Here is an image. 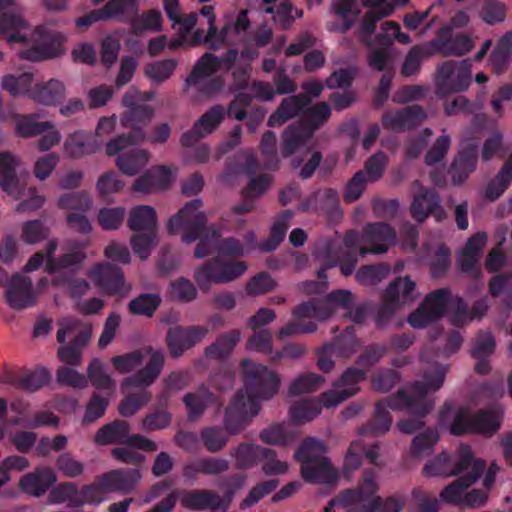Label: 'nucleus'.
<instances>
[{
	"label": "nucleus",
	"mask_w": 512,
	"mask_h": 512,
	"mask_svg": "<svg viewBox=\"0 0 512 512\" xmlns=\"http://www.w3.org/2000/svg\"><path fill=\"white\" fill-rule=\"evenodd\" d=\"M246 393L239 391L225 410L224 428L207 426L201 429L200 439L210 453H218L229 441V435H235L244 429L260 410V400L272 398L279 390L278 374L267 366L250 359L241 361Z\"/></svg>",
	"instance_id": "obj_1"
},
{
	"label": "nucleus",
	"mask_w": 512,
	"mask_h": 512,
	"mask_svg": "<svg viewBox=\"0 0 512 512\" xmlns=\"http://www.w3.org/2000/svg\"><path fill=\"white\" fill-rule=\"evenodd\" d=\"M445 374V368L436 364L432 371L424 373L422 381H415L407 388H401L395 394L378 400L372 419L360 428V433L371 436L385 434L392 424L389 409L422 415L429 413L434 403L427 399V394L442 387Z\"/></svg>",
	"instance_id": "obj_2"
},
{
	"label": "nucleus",
	"mask_w": 512,
	"mask_h": 512,
	"mask_svg": "<svg viewBox=\"0 0 512 512\" xmlns=\"http://www.w3.org/2000/svg\"><path fill=\"white\" fill-rule=\"evenodd\" d=\"M202 205L201 199H194L187 202L167 223V232L170 235H177L181 231L183 232V242L189 244L199 239L194 250V256L197 259L208 256L212 252L219 237L216 230H213L212 235H203L207 218L203 212L199 211Z\"/></svg>",
	"instance_id": "obj_3"
},
{
	"label": "nucleus",
	"mask_w": 512,
	"mask_h": 512,
	"mask_svg": "<svg viewBox=\"0 0 512 512\" xmlns=\"http://www.w3.org/2000/svg\"><path fill=\"white\" fill-rule=\"evenodd\" d=\"M326 445L313 437L304 439L295 451V459L301 463V476L306 483L330 485L337 482L339 474L323 453Z\"/></svg>",
	"instance_id": "obj_4"
},
{
	"label": "nucleus",
	"mask_w": 512,
	"mask_h": 512,
	"mask_svg": "<svg viewBox=\"0 0 512 512\" xmlns=\"http://www.w3.org/2000/svg\"><path fill=\"white\" fill-rule=\"evenodd\" d=\"M123 104L128 111L122 116L121 122L131 130L111 139L106 145V153L109 156L117 155L129 145L138 144L146 139L144 126L151 120L154 110L147 105H139L129 92L123 96Z\"/></svg>",
	"instance_id": "obj_5"
},
{
	"label": "nucleus",
	"mask_w": 512,
	"mask_h": 512,
	"mask_svg": "<svg viewBox=\"0 0 512 512\" xmlns=\"http://www.w3.org/2000/svg\"><path fill=\"white\" fill-rule=\"evenodd\" d=\"M56 334L58 343L64 344L68 335L75 333L72 340L57 350L61 362L69 366H79L83 359V350L92 336V326L77 319H69L60 324Z\"/></svg>",
	"instance_id": "obj_6"
},
{
	"label": "nucleus",
	"mask_w": 512,
	"mask_h": 512,
	"mask_svg": "<svg viewBox=\"0 0 512 512\" xmlns=\"http://www.w3.org/2000/svg\"><path fill=\"white\" fill-rule=\"evenodd\" d=\"M415 288V282L409 277H398L389 283L375 316V324L378 329L386 327L400 307L415 300Z\"/></svg>",
	"instance_id": "obj_7"
},
{
	"label": "nucleus",
	"mask_w": 512,
	"mask_h": 512,
	"mask_svg": "<svg viewBox=\"0 0 512 512\" xmlns=\"http://www.w3.org/2000/svg\"><path fill=\"white\" fill-rule=\"evenodd\" d=\"M247 270L243 261L229 262L213 257L201 264L194 273L199 288L207 292L213 284H224L236 280Z\"/></svg>",
	"instance_id": "obj_8"
},
{
	"label": "nucleus",
	"mask_w": 512,
	"mask_h": 512,
	"mask_svg": "<svg viewBox=\"0 0 512 512\" xmlns=\"http://www.w3.org/2000/svg\"><path fill=\"white\" fill-rule=\"evenodd\" d=\"M64 40L62 33L38 26L31 34L33 44L21 48L18 54L22 59L32 62L56 58L64 53Z\"/></svg>",
	"instance_id": "obj_9"
},
{
	"label": "nucleus",
	"mask_w": 512,
	"mask_h": 512,
	"mask_svg": "<svg viewBox=\"0 0 512 512\" xmlns=\"http://www.w3.org/2000/svg\"><path fill=\"white\" fill-rule=\"evenodd\" d=\"M471 67L468 59L449 60L438 66L435 76L437 94L445 96L468 89L471 84Z\"/></svg>",
	"instance_id": "obj_10"
},
{
	"label": "nucleus",
	"mask_w": 512,
	"mask_h": 512,
	"mask_svg": "<svg viewBox=\"0 0 512 512\" xmlns=\"http://www.w3.org/2000/svg\"><path fill=\"white\" fill-rule=\"evenodd\" d=\"M451 298L448 288H439L428 293L407 322L415 329H423L439 321L446 313Z\"/></svg>",
	"instance_id": "obj_11"
},
{
	"label": "nucleus",
	"mask_w": 512,
	"mask_h": 512,
	"mask_svg": "<svg viewBox=\"0 0 512 512\" xmlns=\"http://www.w3.org/2000/svg\"><path fill=\"white\" fill-rule=\"evenodd\" d=\"M89 277L108 296L123 298L131 289L130 285L126 284L122 269L109 262L94 265L89 272Z\"/></svg>",
	"instance_id": "obj_12"
},
{
	"label": "nucleus",
	"mask_w": 512,
	"mask_h": 512,
	"mask_svg": "<svg viewBox=\"0 0 512 512\" xmlns=\"http://www.w3.org/2000/svg\"><path fill=\"white\" fill-rule=\"evenodd\" d=\"M365 379V371L357 367L347 368L333 383L334 389L321 394L320 399L323 406L330 408L354 396L359 391L358 383Z\"/></svg>",
	"instance_id": "obj_13"
},
{
	"label": "nucleus",
	"mask_w": 512,
	"mask_h": 512,
	"mask_svg": "<svg viewBox=\"0 0 512 512\" xmlns=\"http://www.w3.org/2000/svg\"><path fill=\"white\" fill-rule=\"evenodd\" d=\"M396 239L395 230L390 224L374 222L367 224L362 231L361 241L367 246L359 249L360 257L368 254H384Z\"/></svg>",
	"instance_id": "obj_14"
},
{
	"label": "nucleus",
	"mask_w": 512,
	"mask_h": 512,
	"mask_svg": "<svg viewBox=\"0 0 512 512\" xmlns=\"http://www.w3.org/2000/svg\"><path fill=\"white\" fill-rule=\"evenodd\" d=\"M427 118L426 111L418 104L409 105L382 115V125L394 132H405L420 126Z\"/></svg>",
	"instance_id": "obj_15"
},
{
	"label": "nucleus",
	"mask_w": 512,
	"mask_h": 512,
	"mask_svg": "<svg viewBox=\"0 0 512 512\" xmlns=\"http://www.w3.org/2000/svg\"><path fill=\"white\" fill-rule=\"evenodd\" d=\"M204 326H175L168 330L166 343L172 357L178 358L183 353L201 342L207 335Z\"/></svg>",
	"instance_id": "obj_16"
},
{
	"label": "nucleus",
	"mask_w": 512,
	"mask_h": 512,
	"mask_svg": "<svg viewBox=\"0 0 512 512\" xmlns=\"http://www.w3.org/2000/svg\"><path fill=\"white\" fill-rule=\"evenodd\" d=\"M13 0H0V37L9 43H27V22L12 10Z\"/></svg>",
	"instance_id": "obj_17"
},
{
	"label": "nucleus",
	"mask_w": 512,
	"mask_h": 512,
	"mask_svg": "<svg viewBox=\"0 0 512 512\" xmlns=\"http://www.w3.org/2000/svg\"><path fill=\"white\" fill-rule=\"evenodd\" d=\"M224 108L215 105L209 108L180 138L183 147H194L201 138L211 134L223 121Z\"/></svg>",
	"instance_id": "obj_18"
},
{
	"label": "nucleus",
	"mask_w": 512,
	"mask_h": 512,
	"mask_svg": "<svg viewBox=\"0 0 512 512\" xmlns=\"http://www.w3.org/2000/svg\"><path fill=\"white\" fill-rule=\"evenodd\" d=\"M5 299L17 311L34 306L37 298L33 292L32 280L19 272L14 273L5 290Z\"/></svg>",
	"instance_id": "obj_19"
},
{
	"label": "nucleus",
	"mask_w": 512,
	"mask_h": 512,
	"mask_svg": "<svg viewBox=\"0 0 512 512\" xmlns=\"http://www.w3.org/2000/svg\"><path fill=\"white\" fill-rule=\"evenodd\" d=\"M145 353L151 355L149 361L142 369L122 381V389L129 387H148L154 383L160 375L164 366L163 352L161 350H153L152 347L148 346L145 348Z\"/></svg>",
	"instance_id": "obj_20"
},
{
	"label": "nucleus",
	"mask_w": 512,
	"mask_h": 512,
	"mask_svg": "<svg viewBox=\"0 0 512 512\" xmlns=\"http://www.w3.org/2000/svg\"><path fill=\"white\" fill-rule=\"evenodd\" d=\"M141 480V473L137 468L115 469L99 476L100 486L106 492H119L129 494Z\"/></svg>",
	"instance_id": "obj_21"
},
{
	"label": "nucleus",
	"mask_w": 512,
	"mask_h": 512,
	"mask_svg": "<svg viewBox=\"0 0 512 512\" xmlns=\"http://www.w3.org/2000/svg\"><path fill=\"white\" fill-rule=\"evenodd\" d=\"M432 45L445 56H462L473 48V41L464 33L453 34L450 27H444L437 33Z\"/></svg>",
	"instance_id": "obj_22"
},
{
	"label": "nucleus",
	"mask_w": 512,
	"mask_h": 512,
	"mask_svg": "<svg viewBox=\"0 0 512 512\" xmlns=\"http://www.w3.org/2000/svg\"><path fill=\"white\" fill-rule=\"evenodd\" d=\"M230 468L229 461L221 457H200L183 465L182 476L187 481H195L198 476L220 475Z\"/></svg>",
	"instance_id": "obj_23"
},
{
	"label": "nucleus",
	"mask_w": 512,
	"mask_h": 512,
	"mask_svg": "<svg viewBox=\"0 0 512 512\" xmlns=\"http://www.w3.org/2000/svg\"><path fill=\"white\" fill-rule=\"evenodd\" d=\"M478 160V146L476 143H468L457 157H455L451 165V178L455 186L462 185L469 175L476 169Z\"/></svg>",
	"instance_id": "obj_24"
},
{
	"label": "nucleus",
	"mask_w": 512,
	"mask_h": 512,
	"mask_svg": "<svg viewBox=\"0 0 512 512\" xmlns=\"http://www.w3.org/2000/svg\"><path fill=\"white\" fill-rule=\"evenodd\" d=\"M311 103V99L304 94L292 95L284 98L277 109L268 118L269 127H278L300 113L304 114L305 108Z\"/></svg>",
	"instance_id": "obj_25"
},
{
	"label": "nucleus",
	"mask_w": 512,
	"mask_h": 512,
	"mask_svg": "<svg viewBox=\"0 0 512 512\" xmlns=\"http://www.w3.org/2000/svg\"><path fill=\"white\" fill-rule=\"evenodd\" d=\"M339 199V194L335 189L316 190L301 202L298 210L301 212L314 211L331 215L339 208Z\"/></svg>",
	"instance_id": "obj_26"
},
{
	"label": "nucleus",
	"mask_w": 512,
	"mask_h": 512,
	"mask_svg": "<svg viewBox=\"0 0 512 512\" xmlns=\"http://www.w3.org/2000/svg\"><path fill=\"white\" fill-rule=\"evenodd\" d=\"M410 210L411 216L419 223L424 222L429 214H434L437 220L444 214L438 194L426 189L414 197Z\"/></svg>",
	"instance_id": "obj_27"
},
{
	"label": "nucleus",
	"mask_w": 512,
	"mask_h": 512,
	"mask_svg": "<svg viewBox=\"0 0 512 512\" xmlns=\"http://www.w3.org/2000/svg\"><path fill=\"white\" fill-rule=\"evenodd\" d=\"M56 481L55 472L49 468H38L24 475L19 482L20 488L35 497L43 495Z\"/></svg>",
	"instance_id": "obj_28"
},
{
	"label": "nucleus",
	"mask_w": 512,
	"mask_h": 512,
	"mask_svg": "<svg viewBox=\"0 0 512 512\" xmlns=\"http://www.w3.org/2000/svg\"><path fill=\"white\" fill-rule=\"evenodd\" d=\"M481 477V465L477 464L471 475H461L448 484L440 492V499L444 503L461 506L464 492Z\"/></svg>",
	"instance_id": "obj_29"
},
{
	"label": "nucleus",
	"mask_w": 512,
	"mask_h": 512,
	"mask_svg": "<svg viewBox=\"0 0 512 512\" xmlns=\"http://www.w3.org/2000/svg\"><path fill=\"white\" fill-rule=\"evenodd\" d=\"M64 149L69 157L78 159L96 151L95 139L90 132L77 130L66 138Z\"/></svg>",
	"instance_id": "obj_30"
},
{
	"label": "nucleus",
	"mask_w": 512,
	"mask_h": 512,
	"mask_svg": "<svg viewBox=\"0 0 512 512\" xmlns=\"http://www.w3.org/2000/svg\"><path fill=\"white\" fill-rule=\"evenodd\" d=\"M359 26V35L361 40L366 44L370 45L371 38L375 33L377 23L385 17H388L394 12V5L392 3H386L382 6L369 7Z\"/></svg>",
	"instance_id": "obj_31"
},
{
	"label": "nucleus",
	"mask_w": 512,
	"mask_h": 512,
	"mask_svg": "<svg viewBox=\"0 0 512 512\" xmlns=\"http://www.w3.org/2000/svg\"><path fill=\"white\" fill-rule=\"evenodd\" d=\"M269 452L268 448L256 444L240 443L230 450V455L235 459L239 469L247 470L262 461V456Z\"/></svg>",
	"instance_id": "obj_32"
},
{
	"label": "nucleus",
	"mask_w": 512,
	"mask_h": 512,
	"mask_svg": "<svg viewBox=\"0 0 512 512\" xmlns=\"http://www.w3.org/2000/svg\"><path fill=\"white\" fill-rule=\"evenodd\" d=\"M241 335L242 333L238 329L220 334L215 342L205 348V356L215 360L228 357L240 341Z\"/></svg>",
	"instance_id": "obj_33"
},
{
	"label": "nucleus",
	"mask_w": 512,
	"mask_h": 512,
	"mask_svg": "<svg viewBox=\"0 0 512 512\" xmlns=\"http://www.w3.org/2000/svg\"><path fill=\"white\" fill-rule=\"evenodd\" d=\"M294 216V212L292 210H284L282 211L275 219L271 230L270 235L267 240L262 241L259 244V249L262 252H272L277 249L280 243L284 240L286 232L289 228V222Z\"/></svg>",
	"instance_id": "obj_34"
},
{
	"label": "nucleus",
	"mask_w": 512,
	"mask_h": 512,
	"mask_svg": "<svg viewBox=\"0 0 512 512\" xmlns=\"http://www.w3.org/2000/svg\"><path fill=\"white\" fill-rule=\"evenodd\" d=\"M128 227L135 232H156L157 217L155 209L147 205L135 206L130 211Z\"/></svg>",
	"instance_id": "obj_35"
},
{
	"label": "nucleus",
	"mask_w": 512,
	"mask_h": 512,
	"mask_svg": "<svg viewBox=\"0 0 512 512\" xmlns=\"http://www.w3.org/2000/svg\"><path fill=\"white\" fill-rule=\"evenodd\" d=\"M36 114H15V133L22 138H30L43 134L53 127L49 121H37Z\"/></svg>",
	"instance_id": "obj_36"
},
{
	"label": "nucleus",
	"mask_w": 512,
	"mask_h": 512,
	"mask_svg": "<svg viewBox=\"0 0 512 512\" xmlns=\"http://www.w3.org/2000/svg\"><path fill=\"white\" fill-rule=\"evenodd\" d=\"M129 435V424L124 420H115L102 426L95 434L97 444H125Z\"/></svg>",
	"instance_id": "obj_37"
},
{
	"label": "nucleus",
	"mask_w": 512,
	"mask_h": 512,
	"mask_svg": "<svg viewBox=\"0 0 512 512\" xmlns=\"http://www.w3.org/2000/svg\"><path fill=\"white\" fill-rule=\"evenodd\" d=\"M282 137L281 155L287 158L294 154L295 151L303 146L312 136H308V131L298 122L289 125L284 130Z\"/></svg>",
	"instance_id": "obj_38"
},
{
	"label": "nucleus",
	"mask_w": 512,
	"mask_h": 512,
	"mask_svg": "<svg viewBox=\"0 0 512 512\" xmlns=\"http://www.w3.org/2000/svg\"><path fill=\"white\" fill-rule=\"evenodd\" d=\"M512 183V150L507 160L495 177L487 184L485 197L491 201L497 200Z\"/></svg>",
	"instance_id": "obj_39"
},
{
	"label": "nucleus",
	"mask_w": 512,
	"mask_h": 512,
	"mask_svg": "<svg viewBox=\"0 0 512 512\" xmlns=\"http://www.w3.org/2000/svg\"><path fill=\"white\" fill-rule=\"evenodd\" d=\"M17 164V159L12 154L0 153V186L8 194L19 193Z\"/></svg>",
	"instance_id": "obj_40"
},
{
	"label": "nucleus",
	"mask_w": 512,
	"mask_h": 512,
	"mask_svg": "<svg viewBox=\"0 0 512 512\" xmlns=\"http://www.w3.org/2000/svg\"><path fill=\"white\" fill-rule=\"evenodd\" d=\"M246 475L235 473L218 479L217 486L223 491L222 497L218 495V508L227 510L236 495V493L244 486Z\"/></svg>",
	"instance_id": "obj_41"
},
{
	"label": "nucleus",
	"mask_w": 512,
	"mask_h": 512,
	"mask_svg": "<svg viewBox=\"0 0 512 512\" xmlns=\"http://www.w3.org/2000/svg\"><path fill=\"white\" fill-rule=\"evenodd\" d=\"M217 60L216 55L209 52L204 53L185 79V86L199 85L202 80L212 76L218 70Z\"/></svg>",
	"instance_id": "obj_42"
},
{
	"label": "nucleus",
	"mask_w": 512,
	"mask_h": 512,
	"mask_svg": "<svg viewBox=\"0 0 512 512\" xmlns=\"http://www.w3.org/2000/svg\"><path fill=\"white\" fill-rule=\"evenodd\" d=\"M213 393L207 388L200 387L197 392L187 393L183 397V403L187 408V417L189 421L198 420L206 411L208 403L212 402Z\"/></svg>",
	"instance_id": "obj_43"
},
{
	"label": "nucleus",
	"mask_w": 512,
	"mask_h": 512,
	"mask_svg": "<svg viewBox=\"0 0 512 512\" xmlns=\"http://www.w3.org/2000/svg\"><path fill=\"white\" fill-rule=\"evenodd\" d=\"M305 118L300 123L308 131V136H313L330 118L331 109L326 102H318L304 110Z\"/></svg>",
	"instance_id": "obj_44"
},
{
	"label": "nucleus",
	"mask_w": 512,
	"mask_h": 512,
	"mask_svg": "<svg viewBox=\"0 0 512 512\" xmlns=\"http://www.w3.org/2000/svg\"><path fill=\"white\" fill-rule=\"evenodd\" d=\"M481 465V475L484 473L486 463L484 460L475 458L472 450L465 445H461L458 456L455 460L451 457V476L460 475L467 471L464 475H471L475 466Z\"/></svg>",
	"instance_id": "obj_45"
},
{
	"label": "nucleus",
	"mask_w": 512,
	"mask_h": 512,
	"mask_svg": "<svg viewBox=\"0 0 512 512\" xmlns=\"http://www.w3.org/2000/svg\"><path fill=\"white\" fill-rule=\"evenodd\" d=\"M148 162V152L145 150L132 149L119 155L116 165L119 170L128 176L136 175Z\"/></svg>",
	"instance_id": "obj_46"
},
{
	"label": "nucleus",
	"mask_w": 512,
	"mask_h": 512,
	"mask_svg": "<svg viewBox=\"0 0 512 512\" xmlns=\"http://www.w3.org/2000/svg\"><path fill=\"white\" fill-rule=\"evenodd\" d=\"M162 298L157 293H141L128 303L132 315L152 317L161 305Z\"/></svg>",
	"instance_id": "obj_47"
},
{
	"label": "nucleus",
	"mask_w": 512,
	"mask_h": 512,
	"mask_svg": "<svg viewBox=\"0 0 512 512\" xmlns=\"http://www.w3.org/2000/svg\"><path fill=\"white\" fill-rule=\"evenodd\" d=\"M65 97V86L59 80L51 79L38 85L34 91V98L39 103L51 106L59 104Z\"/></svg>",
	"instance_id": "obj_48"
},
{
	"label": "nucleus",
	"mask_w": 512,
	"mask_h": 512,
	"mask_svg": "<svg viewBox=\"0 0 512 512\" xmlns=\"http://www.w3.org/2000/svg\"><path fill=\"white\" fill-rule=\"evenodd\" d=\"M356 342L354 327L350 326L333 342L323 344L320 351H331L336 356L348 357L355 351Z\"/></svg>",
	"instance_id": "obj_49"
},
{
	"label": "nucleus",
	"mask_w": 512,
	"mask_h": 512,
	"mask_svg": "<svg viewBox=\"0 0 512 512\" xmlns=\"http://www.w3.org/2000/svg\"><path fill=\"white\" fill-rule=\"evenodd\" d=\"M260 439L270 445L287 446L298 439V433L282 424H275L261 431Z\"/></svg>",
	"instance_id": "obj_50"
},
{
	"label": "nucleus",
	"mask_w": 512,
	"mask_h": 512,
	"mask_svg": "<svg viewBox=\"0 0 512 512\" xmlns=\"http://www.w3.org/2000/svg\"><path fill=\"white\" fill-rule=\"evenodd\" d=\"M390 272L386 263L363 265L356 272L355 279L361 285H377L382 282Z\"/></svg>",
	"instance_id": "obj_51"
},
{
	"label": "nucleus",
	"mask_w": 512,
	"mask_h": 512,
	"mask_svg": "<svg viewBox=\"0 0 512 512\" xmlns=\"http://www.w3.org/2000/svg\"><path fill=\"white\" fill-rule=\"evenodd\" d=\"M177 66L178 61L176 59H162L148 63L145 66L144 74L154 82L162 83L173 75Z\"/></svg>",
	"instance_id": "obj_52"
},
{
	"label": "nucleus",
	"mask_w": 512,
	"mask_h": 512,
	"mask_svg": "<svg viewBox=\"0 0 512 512\" xmlns=\"http://www.w3.org/2000/svg\"><path fill=\"white\" fill-rule=\"evenodd\" d=\"M101 9L106 20L132 17L138 12V0H109Z\"/></svg>",
	"instance_id": "obj_53"
},
{
	"label": "nucleus",
	"mask_w": 512,
	"mask_h": 512,
	"mask_svg": "<svg viewBox=\"0 0 512 512\" xmlns=\"http://www.w3.org/2000/svg\"><path fill=\"white\" fill-rule=\"evenodd\" d=\"M500 427L498 414L494 410H479L474 413L473 434L492 435Z\"/></svg>",
	"instance_id": "obj_54"
},
{
	"label": "nucleus",
	"mask_w": 512,
	"mask_h": 512,
	"mask_svg": "<svg viewBox=\"0 0 512 512\" xmlns=\"http://www.w3.org/2000/svg\"><path fill=\"white\" fill-rule=\"evenodd\" d=\"M86 378L98 390H113L115 387L114 380L105 372L102 362L97 358L89 363Z\"/></svg>",
	"instance_id": "obj_55"
},
{
	"label": "nucleus",
	"mask_w": 512,
	"mask_h": 512,
	"mask_svg": "<svg viewBox=\"0 0 512 512\" xmlns=\"http://www.w3.org/2000/svg\"><path fill=\"white\" fill-rule=\"evenodd\" d=\"M320 401L303 400L293 405L289 410L291 419L296 423H305L313 420L321 412Z\"/></svg>",
	"instance_id": "obj_56"
},
{
	"label": "nucleus",
	"mask_w": 512,
	"mask_h": 512,
	"mask_svg": "<svg viewBox=\"0 0 512 512\" xmlns=\"http://www.w3.org/2000/svg\"><path fill=\"white\" fill-rule=\"evenodd\" d=\"M276 135L273 131H266L260 142V151L264 160V166L270 170L279 168L280 160L276 150Z\"/></svg>",
	"instance_id": "obj_57"
},
{
	"label": "nucleus",
	"mask_w": 512,
	"mask_h": 512,
	"mask_svg": "<svg viewBox=\"0 0 512 512\" xmlns=\"http://www.w3.org/2000/svg\"><path fill=\"white\" fill-rule=\"evenodd\" d=\"M33 82V74L23 72L18 75L8 74L2 79V88L12 96L28 92Z\"/></svg>",
	"instance_id": "obj_58"
},
{
	"label": "nucleus",
	"mask_w": 512,
	"mask_h": 512,
	"mask_svg": "<svg viewBox=\"0 0 512 512\" xmlns=\"http://www.w3.org/2000/svg\"><path fill=\"white\" fill-rule=\"evenodd\" d=\"M365 502H367L368 512H400L405 504L401 497L388 496L386 499H382L376 493L370 495Z\"/></svg>",
	"instance_id": "obj_59"
},
{
	"label": "nucleus",
	"mask_w": 512,
	"mask_h": 512,
	"mask_svg": "<svg viewBox=\"0 0 512 512\" xmlns=\"http://www.w3.org/2000/svg\"><path fill=\"white\" fill-rule=\"evenodd\" d=\"M324 381L323 376L313 372L300 375L290 384L289 393L291 395L312 393L316 391Z\"/></svg>",
	"instance_id": "obj_60"
},
{
	"label": "nucleus",
	"mask_w": 512,
	"mask_h": 512,
	"mask_svg": "<svg viewBox=\"0 0 512 512\" xmlns=\"http://www.w3.org/2000/svg\"><path fill=\"white\" fill-rule=\"evenodd\" d=\"M425 477H450L451 455L445 451L428 461L422 470Z\"/></svg>",
	"instance_id": "obj_61"
},
{
	"label": "nucleus",
	"mask_w": 512,
	"mask_h": 512,
	"mask_svg": "<svg viewBox=\"0 0 512 512\" xmlns=\"http://www.w3.org/2000/svg\"><path fill=\"white\" fill-rule=\"evenodd\" d=\"M51 503L69 502L72 506L79 507L82 501L79 500V492L75 484L67 482L54 487L49 493Z\"/></svg>",
	"instance_id": "obj_62"
},
{
	"label": "nucleus",
	"mask_w": 512,
	"mask_h": 512,
	"mask_svg": "<svg viewBox=\"0 0 512 512\" xmlns=\"http://www.w3.org/2000/svg\"><path fill=\"white\" fill-rule=\"evenodd\" d=\"M151 399V394L146 390L136 393H130L121 400L118 410L120 415L130 417L138 412L140 408L146 405Z\"/></svg>",
	"instance_id": "obj_63"
},
{
	"label": "nucleus",
	"mask_w": 512,
	"mask_h": 512,
	"mask_svg": "<svg viewBox=\"0 0 512 512\" xmlns=\"http://www.w3.org/2000/svg\"><path fill=\"white\" fill-rule=\"evenodd\" d=\"M438 439L439 436L435 430L430 428L426 429L413 438L411 444V454L414 457H421L423 455L429 454Z\"/></svg>",
	"instance_id": "obj_64"
}]
</instances>
